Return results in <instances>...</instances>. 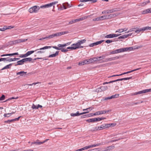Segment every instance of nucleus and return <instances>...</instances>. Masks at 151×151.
<instances>
[{"instance_id": "nucleus-1", "label": "nucleus", "mask_w": 151, "mask_h": 151, "mask_svg": "<svg viewBox=\"0 0 151 151\" xmlns=\"http://www.w3.org/2000/svg\"><path fill=\"white\" fill-rule=\"evenodd\" d=\"M40 8L39 6H35L31 7L29 9V12L31 13H37L38 12Z\"/></svg>"}, {"instance_id": "nucleus-2", "label": "nucleus", "mask_w": 151, "mask_h": 151, "mask_svg": "<svg viewBox=\"0 0 151 151\" xmlns=\"http://www.w3.org/2000/svg\"><path fill=\"white\" fill-rule=\"evenodd\" d=\"M151 92V88L149 89H145L142 91H139L138 92H136L134 93L131 94L132 96L136 95L138 94H142L146 93Z\"/></svg>"}, {"instance_id": "nucleus-3", "label": "nucleus", "mask_w": 151, "mask_h": 151, "mask_svg": "<svg viewBox=\"0 0 151 151\" xmlns=\"http://www.w3.org/2000/svg\"><path fill=\"white\" fill-rule=\"evenodd\" d=\"M51 46H45L43 47L40 48L39 49H37V50H40L38 51L37 52V54H42L44 53L45 52V50L47 49H48L50 48L51 47Z\"/></svg>"}, {"instance_id": "nucleus-4", "label": "nucleus", "mask_w": 151, "mask_h": 151, "mask_svg": "<svg viewBox=\"0 0 151 151\" xmlns=\"http://www.w3.org/2000/svg\"><path fill=\"white\" fill-rule=\"evenodd\" d=\"M111 111V110H101L96 112L95 113H94L93 115L95 116L99 115L104 114L106 113L109 112H110Z\"/></svg>"}, {"instance_id": "nucleus-5", "label": "nucleus", "mask_w": 151, "mask_h": 151, "mask_svg": "<svg viewBox=\"0 0 151 151\" xmlns=\"http://www.w3.org/2000/svg\"><path fill=\"white\" fill-rule=\"evenodd\" d=\"M102 145V144L101 143H97L91 145H89L88 146H86L84 147V150H87L88 149L93 148L95 147L98 146H100Z\"/></svg>"}, {"instance_id": "nucleus-6", "label": "nucleus", "mask_w": 151, "mask_h": 151, "mask_svg": "<svg viewBox=\"0 0 151 151\" xmlns=\"http://www.w3.org/2000/svg\"><path fill=\"white\" fill-rule=\"evenodd\" d=\"M151 29V27H146L142 28H138L135 31V32L137 33H139L142 31H144L145 30Z\"/></svg>"}, {"instance_id": "nucleus-7", "label": "nucleus", "mask_w": 151, "mask_h": 151, "mask_svg": "<svg viewBox=\"0 0 151 151\" xmlns=\"http://www.w3.org/2000/svg\"><path fill=\"white\" fill-rule=\"evenodd\" d=\"M112 124H104L101 125L99 127L100 130L108 128L112 125Z\"/></svg>"}, {"instance_id": "nucleus-8", "label": "nucleus", "mask_w": 151, "mask_h": 151, "mask_svg": "<svg viewBox=\"0 0 151 151\" xmlns=\"http://www.w3.org/2000/svg\"><path fill=\"white\" fill-rule=\"evenodd\" d=\"M121 57V56H119L110 58H107L105 59L104 61H103V62H106L108 61L114 60L120 58Z\"/></svg>"}, {"instance_id": "nucleus-9", "label": "nucleus", "mask_w": 151, "mask_h": 151, "mask_svg": "<svg viewBox=\"0 0 151 151\" xmlns=\"http://www.w3.org/2000/svg\"><path fill=\"white\" fill-rule=\"evenodd\" d=\"M86 41V39H84L83 40H80L78 41V42L76 43L73 44L71 45V46L73 45H81L85 43Z\"/></svg>"}, {"instance_id": "nucleus-10", "label": "nucleus", "mask_w": 151, "mask_h": 151, "mask_svg": "<svg viewBox=\"0 0 151 151\" xmlns=\"http://www.w3.org/2000/svg\"><path fill=\"white\" fill-rule=\"evenodd\" d=\"M104 40H101L99 41H97L96 42L93 43L91 44H90L88 46L90 47H93L94 46L97 45L99 44H101L103 42Z\"/></svg>"}, {"instance_id": "nucleus-11", "label": "nucleus", "mask_w": 151, "mask_h": 151, "mask_svg": "<svg viewBox=\"0 0 151 151\" xmlns=\"http://www.w3.org/2000/svg\"><path fill=\"white\" fill-rule=\"evenodd\" d=\"M68 32L67 31L65 32H58L54 34V37L60 36L62 35H64L68 33Z\"/></svg>"}, {"instance_id": "nucleus-12", "label": "nucleus", "mask_w": 151, "mask_h": 151, "mask_svg": "<svg viewBox=\"0 0 151 151\" xmlns=\"http://www.w3.org/2000/svg\"><path fill=\"white\" fill-rule=\"evenodd\" d=\"M49 140V139H45V141H43V142H39V140H37L36 141V142H32V144H35L36 145H40L41 144H43L45 142H47L48 140Z\"/></svg>"}, {"instance_id": "nucleus-13", "label": "nucleus", "mask_w": 151, "mask_h": 151, "mask_svg": "<svg viewBox=\"0 0 151 151\" xmlns=\"http://www.w3.org/2000/svg\"><path fill=\"white\" fill-rule=\"evenodd\" d=\"M88 59H86L80 62L78 65H84L86 64H88Z\"/></svg>"}, {"instance_id": "nucleus-14", "label": "nucleus", "mask_w": 151, "mask_h": 151, "mask_svg": "<svg viewBox=\"0 0 151 151\" xmlns=\"http://www.w3.org/2000/svg\"><path fill=\"white\" fill-rule=\"evenodd\" d=\"M88 64L93 63L95 61H97V58H96V57L91 58L89 59H88Z\"/></svg>"}, {"instance_id": "nucleus-15", "label": "nucleus", "mask_w": 151, "mask_h": 151, "mask_svg": "<svg viewBox=\"0 0 151 151\" xmlns=\"http://www.w3.org/2000/svg\"><path fill=\"white\" fill-rule=\"evenodd\" d=\"M114 148V146H111L108 147L105 150H102L101 151H112V149Z\"/></svg>"}, {"instance_id": "nucleus-16", "label": "nucleus", "mask_w": 151, "mask_h": 151, "mask_svg": "<svg viewBox=\"0 0 151 151\" xmlns=\"http://www.w3.org/2000/svg\"><path fill=\"white\" fill-rule=\"evenodd\" d=\"M116 36V35L114 34H110L109 35H106L105 37L106 38H112L113 37H115Z\"/></svg>"}, {"instance_id": "nucleus-17", "label": "nucleus", "mask_w": 151, "mask_h": 151, "mask_svg": "<svg viewBox=\"0 0 151 151\" xmlns=\"http://www.w3.org/2000/svg\"><path fill=\"white\" fill-rule=\"evenodd\" d=\"M150 8V9H145L144 10H143L142 12V14H147L148 13H151V10Z\"/></svg>"}, {"instance_id": "nucleus-18", "label": "nucleus", "mask_w": 151, "mask_h": 151, "mask_svg": "<svg viewBox=\"0 0 151 151\" xmlns=\"http://www.w3.org/2000/svg\"><path fill=\"white\" fill-rule=\"evenodd\" d=\"M27 73V72H25L23 71H21L16 73L17 75H20L21 76H25Z\"/></svg>"}, {"instance_id": "nucleus-19", "label": "nucleus", "mask_w": 151, "mask_h": 151, "mask_svg": "<svg viewBox=\"0 0 151 151\" xmlns=\"http://www.w3.org/2000/svg\"><path fill=\"white\" fill-rule=\"evenodd\" d=\"M52 6V5L51 3H50L49 4H46L44 5L41 6H40V7L41 8H49L51 7Z\"/></svg>"}, {"instance_id": "nucleus-20", "label": "nucleus", "mask_w": 151, "mask_h": 151, "mask_svg": "<svg viewBox=\"0 0 151 151\" xmlns=\"http://www.w3.org/2000/svg\"><path fill=\"white\" fill-rule=\"evenodd\" d=\"M83 114V113H79L78 111L76 113H72L70 114V115L72 116H78L80 115Z\"/></svg>"}, {"instance_id": "nucleus-21", "label": "nucleus", "mask_w": 151, "mask_h": 151, "mask_svg": "<svg viewBox=\"0 0 151 151\" xmlns=\"http://www.w3.org/2000/svg\"><path fill=\"white\" fill-rule=\"evenodd\" d=\"M24 63L23 59H22L21 60L17 62V64L15 65V66H16L18 65H22L24 64Z\"/></svg>"}, {"instance_id": "nucleus-22", "label": "nucleus", "mask_w": 151, "mask_h": 151, "mask_svg": "<svg viewBox=\"0 0 151 151\" xmlns=\"http://www.w3.org/2000/svg\"><path fill=\"white\" fill-rule=\"evenodd\" d=\"M107 17V16H103L101 17H98L97 18L98 21H101V20H104L105 19H107L108 18H106V17Z\"/></svg>"}, {"instance_id": "nucleus-23", "label": "nucleus", "mask_w": 151, "mask_h": 151, "mask_svg": "<svg viewBox=\"0 0 151 151\" xmlns=\"http://www.w3.org/2000/svg\"><path fill=\"white\" fill-rule=\"evenodd\" d=\"M124 52H126L128 51H131L133 50V48L132 47H127L124 48Z\"/></svg>"}, {"instance_id": "nucleus-24", "label": "nucleus", "mask_w": 151, "mask_h": 151, "mask_svg": "<svg viewBox=\"0 0 151 151\" xmlns=\"http://www.w3.org/2000/svg\"><path fill=\"white\" fill-rule=\"evenodd\" d=\"M38 50H32L31 51H29L27 52L26 54V55L27 57L29 55H30L31 54H32V53H34V52L37 51Z\"/></svg>"}, {"instance_id": "nucleus-25", "label": "nucleus", "mask_w": 151, "mask_h": 151, "mask_svg": "<svg viewBox=\"0 0 151 151\" xmlns=\"http://www.w3.org/2000/svg\"><path fill=\"white\" fill-rule=\"evenodd\" d=\"M58 53L59 51H57L55 54L49 55L48 56V57L52 58L55 57L58 55Z\"/></svg>"}, {"instance_id": "nucleus-26", "label": "nucleus", "mask_w": 151, "mask_h": 151, "mask_svg": "<svg viewBox=\"0 0 151 151\" xmlns=\"http://www.w3.org/2000/svg\"><path fill=\"white\" fill-rule=\"evenodd\" d=\"M12 64H10L9 65H7L5 66L1 69V70H3L6 69H9L11 68V66L12 65Z\"/></svg>"}, {"instance_id": "nucleus-27", "label": "nucleus", "mask_w": 151, "mask_h": 151, "mask_svg": "<svg viewBox=\"0 0 151 151\" xmlns=\"http://www.w3.org/2000/svg\"><path fill=\"white\" fill-rule=\"evenodd\" d=\"M116 50V52L117 53L124 52V48H120L119 49H117Z\"/></svg>"}, {"instance_id": "nucleus-28", "label": "nucleus", "mask_w": 151, "mask_h": 151, "mask_svg": "<svg viewBox=\"0 0 151 151\" xmlns=\"http://www.w3.org/2000/svg\"><path fill=\"white\" fill-rule=\"evenodd\" d=\"M23 60L24 63H25L27 61H31V60H32V58H24Z\"/></svg>"}, {"instance_id": "nucleus-29", "label": "nucleus", "mask_w": 151, "mask_h": 151, "mask_svg": "<svg viewBox=\"0 0 151 151\" xmlns=\"http://www.w3.org/2000/svg\"><path fill=\"white\" fill-rule=\"evenodd\" d=\"M105 57V56H102L99 57H96V58H97V61H98L104 59Z\"/></svg>"}, {"instance_id": "nucleus-30", "label": "nucleus", "mask_w": 151, "mask_h": 151, "mask_svg": "<svg viewBox=\"0 0 151 151\" xmlns=\"http://www.w3.org/2000/svg\"><path fill=\"white\" fill-rule=\"evenodd\" d=\"M27 40V39H20L17 40V43H19L21 42H24L26 41Z\"/></svg>"}, {"instance_id": "nucleus-31", "label": "nucleus", "mask_w": 151, "mask_h": 151, "mask_svg": "<svg viewBox=\"0 0 151 151\" xmlns=\"http://www.w3.org/2000/svg\"><path fill=\"white\" fill-rule=\"evenodd\" d=\"M86 122H87L89 123L90 122H95V120L94 118L86 120Z\"/></svg>"}, {"instance_id": "nucleus-32", "label": "nucleus", "mask_w": 151, "mask_h": 151, "mask_svg": "<svg viewBox=\"0 0 151 151\" xmlns=\"http://www.w3.org/2000/svg\"><path fill=\"white\" fill-rule=\"evenodd\" d=\"M9 44L11 45H13L14 44L17 43V40H15L11 41L9 42Z\"/></svg>"}, {"instance_id": "nucleus-33", "label": "nucleus", "mask_w": 151, "mask_h": 151, "mask_svg": "<svg viewBox=\"0 0 151 151\" xmlns=\"http://www.w3.org/2000/svg\"><path fill=\"white\" fill-rule=\"evenodd\" d=\"M18 98V97H12L10 98H9L7 99L6 100V101H4V102H6L8 101H9L10 100H11V99H17Z\"/></svg>"}, {"instance_id": "nucleus-34", "label": "nucleus", "mask_w": 151, "mask_h": 151, "mask_svg": "<svg viewBox=\"0 0 151 151\" xmlns=\"http://www.w3.org/2000/svg\"><path fill=\"white\" fill-rule=\"evenodd\" d=\"M54 37V34H52L46 37L43 38V39H45L47 38H52Z\"/></svg>"}, {"instance_id": "nucleus-35", "label": "nucleus", "mask_w": 151, "mask_h": 151, "mask_svg": "<svg viewBox=\"0 0 151 151\" xmlns=\"http://www.w3.org/2000/svg\"><path fill=\"white\" fill-rule=\"evenodd\" d=\"M149 3H150V1L148 0L143 2V3H141V5L142 6H144Z\"/></svg>"}, {"instance_id": "nucleus-36", "label": "nucleus", "mask_w": 151, "mask_h": 151, "mask_svg": "<svg viewBox=\"0 0 151 151\" xmlns=\"http://www.w3.org/2000/svg\"><path fill=\"white\" fill-rule=\"evenodd\" d=\"M102 14H109L110 13V10H104V11H103L102 12Z\"/></svg>"}, {"instance_id": "nucleus-37", "label": "nucleus", "mask_w": 151, "mask_h": 151, "mask_svg": "<svg viewBox=\"0 0 151 151\" xmlns=\"http://www.w3.org/2000/svg\"><path fill=\"white\" fill-rule=\"evenodd\" d=\"M101 88L102 90L103 91L106 90L108 88L107 86H101Z\"/></svg>"}, {"instance_id": "nucleus-38", "label": "nucleus", "mask_w": 151, "mask_h": 151, "mask_svg": "<svg viewBox=\"0 0 151 151\" xmlns=\"http://www.w3.org/2000/svg\"><path fill=\"white\" fill-rule=\"evenodd\" d=\"M14 58H7V61H8L9 62H11L13 61H14L15 60L14 59Z\"/></svg>"}, {"instance_id": "nucleus-39", "label": "nucleus", "mask_w": 151, "mask_h": 151, "mask_svg": "<svg viewBox=\"0 0 151 151\" xmlns=\"http://www.w3.org/2000/svg\"><path fill=\"white\" fill-rule=\"evenodd\" d=\"M76 22H77V21H76V19H74L70 21L69 22V24H72L73 23H75Z\"/></svg>"}, {"instance_id": "nucleus-40", "label": "nucleus", "mask_w": 151, "mask_h": 151, "mask_svg": "<svg viewBox=\"0 0 151 151\" xmlns=\"http://www.w3.org/2000/svg\"><path fill=\"white\" fill-rule=\"evenodd\" d=\"M140 69V68H137L136 69H134V70H131L130 71H129L127 72H126L127 74H128V73H131V72H134V71L138 70Z\"/></svg>"}, {"instance_id": "nucleus-41", "label": "nucleus", "mask_w": 151, "mask_h": 151, "mask_svg": "<svg viewBox=\"0 0 151 151\" xmlns=\"http://www.w3.org/2000/svg\"><path fill=\"white\" fill-rule=\"evenodd\" d=\"M102 91H103L102 90L101 88V87H100L98 88L97 89H96V90L95 91L97 92H101Z\"/></svg>"}, {"instance_id": "nucleus-42", "label": "nucleus", "mask_w": 151, "mask_h": 151, "mask_svg": "<svg viewBox=\"0 0 151 151\" xmlns=\"http://www.w3.org/2000/svg\"><path fill=\"white\" fill-rule=\"evenodd\" d=\"M67 49L72 50H75L76 49V46H73L71 47H68L67 48Z\"/></svg>"}, {"instance_id": "nucleus-43", "label": "nucleus", "mask_w": 151, "mask_h": 151, "mask_svg": "<svg viewBox=\"0 0 151 151\" xmlns=\"http://www.w3.org/2000/svg\"><path fill=\"white\" fill-rule=\"evenodd\" d=\"M117 54L116 52V50H115L113 51H112L109 52V54H107V55H110L111 54Z\"/></svg>"}, {"instance_id": "nucleus-44", "label": "nucleus", "mask_w": 151, "mask_h": 151, "mask_svg": "<svg viewBox=\"0 0 151 151\" xmlns=\"http://www.w3.org/2000/svg\"><path fill=\"white\" fill-rule=\"evenodd\" d=\"M116 16V14H111L108 16V18H109V17H110V18H111L112 17H114Z\"/></svg>"}, {"instance_id": "nucleus-45", "label": "nucleus", "mask_w": 151, "mask_h": 151, "mask_svg": "<svg viewBox=\"0 0 151 151\" xmlns=\"http://www.w3.org/2000/svg\"><path fill=\"white\" fill-rule=\"evenodd\" d=\"M136 29L135 28H132V29H129L128 31L127 32H126L127 33H129V32H132V31H135L136 30H135V29ZM136 33L135 32H134V33Z\"/></svg>"}, {"instance_id": "nucleus-46", "label": "nucleus", "mask_w": 151, "mask_h": 151, "mask_svg": "<svg viewBox=\"0 0 151 151\" xmlns=\"http://www.w3.org/2000/svg\"><path fill=\"white\" fill-rule=\"evenodd\" d=\"M123 32L124 30H123V29H117V30L116 31L115 33H116L117 32L121 33Z\"/></svg>"}, {"instance_id": "nucleus-47", "label": "nucleus", "mask_w": 151, "mask_h": 151, "mask_svg": "<svg viewBox=\"0 0 151 151\" xmlns=\"http://www.w3.org/2000/svg\"><path fill=\"white\" fill-rule=\"evenodd\" d=\"M14 122V119H12L11 120H9L7 121H5V122L6 123H10L11 122Z\"/></svg>"}, {"instance_id": "nucleus-48", "label": "nucleus", "mask_w": 151, "mask_h": 151, "mask_svg": "<svg viewBox=\"0 0 151 151\" xmlns=\"http://www.w3.org/2000/svg\"><path fill=\"white\" fill-rule=\"evenodd\" d=\"M4 116L5 117H9L11 116V113L5 114Z\"/></svg>"}, {"instance_id": "nucleus-49", "label": "nucleus", "mask_w": 151, "mask_h": 151, "mask_svg": "<svg viewBox=\"0 0 151 151\" xmlns=\"http://www.w3.org/2000/svg\"><path fill=\"white\" fill-rule=\"evenodd\" d=\"M127 38V37L126 36V35H123L122 36H119L118 37V38L119 39H125Z\"/></svg>"}, {"instance_id": "nucleus-50", "label": "nucleus", "mask_w": 151, "mask_h": 151, "mask_svg": "<svg viewBox=\"0 0 151 151\" xmlns=\"http://www.w3.org/2000/svg\"><path fill=\"white\" fill-rule=\"evenodd\" d=\"M7 29V28L6 27V26H4L3 28H0V31H4Z\"/></svg>"}, {"instance_id": "nucleus-51", "label": "nucleus", "mask_w": 151, "mask_h": 151, "mask_svg": "<svg viewBox=\"0 0 151 151\" xmlns=\"http://www.w3.org/2000/svg\"><path fill=\"white\" fill-rule=\"evenodd\" d=\"M116 8H114L110 9L111 13L117 11Z\"/></svg>"}, {"instance_id": "nucleus-52", "label": "nucleus", "mask_w": 151, "mask_h": 151, "mask_svg": "<svg viewBox=\"0 0 151 151\" xmlns=\"http://www.w3.org/2000/svg\"><path fill=\"white\" fill-rule=\"evenodd\" d=\"M5 96L4 95H2L0 98V101H2L5 99Z\"/></svg>"}, {"instance_id": "nucleus-53", "label": "nucleus", "mask_w": 151, "mask_h": 151, "mask_svg": "<svg viewBox=\"0 0 151 151\" xmlns=\"http://www.w3.org/2000/svg\"><path fill=\"white\" fill-rule=\"evenodd\" d=\"M32 108L33 109H38L37 106H35L34 104H32Z\"/></svg>"}, {"instance_id": "nucleus-54", "label": "nucleus", "mask_w": 151, "mask_h": 151, "mask_svg": "<svg viewBox=\"0 0 151 151\" xmlns=\"http://www.w3.org/2000/svg\"><path fill=\"white\" fill-rule=\"evenodd\" d=\"M76 46V49H77L78 48H82L83 47L82 46H81V45H75Z\"/></svg>"}, {"instance_id": "nucleus-55", "label": "nucleus", "mask_w": 151, "mask_h": 151, "mask_svg": "<svg viewBox=\"0 0 151 151\" xmlns=\"http://www.w3.org/2000/svg\"><path fill=\"white\" fill-rule=\"evenodd\" d=\"M114 82V81H109V82H105L103 83V85H105V84H108V83H112Z\"/></svg>"}, {"instance_id": "nucleus-56", "label": "nucleus", "mask_w": 151, "mask_h": 151, "mask_svg": "<svg viewBox=\"0 0 151 151\" xmlns=\"http://www.w3.org/2000/svg\"><path fill=\"white\" fill-rule=\"evenodd\" d=\"M119 96V94H116L112 96V99L114 98H116L118 97Z\"/></svg>"}, {"instance_id": "nucleus-57", "label": "nucleus", "mask_w": 151, "mask_h": 151, "mask_svg": "<svg viewBox=\"0 0 151 151\" xmlns=\"http://www.w3.org/2000/svg\"><path fill=\"white\" fill-rule=\"evenodd\" d=\"M92 109L91 108V107H90V108H87L85 109H83V111H91V110H92Z\"/></svg>"}, {"instance_id": "nucleus-58", "label": "nucleus", "mask_w": 151, "mask_h": 151, "mask_svg": "<svg viewBox=\"0 0 151 151\" xmlns=\"http://www.w3.org/2000/svg\"><path fill=\"white\" fill-rule=\"evenodd\" d=\"M19 54L18 52H15L13 53L9 54V56H12L15 55H18Z\"/></svg>"}, {"instance_id": "nucleus-59", "label": "nucleus", "mask_w": 151, "mask_h": 151, "mask_svg": "<svg viewBox=\"0 0 151 151\" xmlns=\"http://www.w3.org/2000/svg\"><path fill=\"white\" fill-rule=\"evenodd\" d=\"M112 99V96H109L106 97L105 98L104 100H106L108 99Z\"/></svg>"}, {"instance_id": "nucleus-60", "label": "nucleus", "mask_w": 151, "mask_h": 151, "mask_svg": "<svg viewBox=\"0 0 151 151\" xmlns=\"http://www.w3.org/2000/svg\"><path fill=\"white\" fill-rule=\"evenodd\" d=\"M93 113H90V114H86L87 115V117H91V116H94V115H93Z\"/></svg>"}, {"instance_id": "nucleus-61", "label": "nucleus", "mask_w": 151, "mask_h": 151, "mask_svg": "<svg viewBox=\"0 0 151 151\" xmlns=\"http://www.w3.org/2000/svg\"><path fill=\"white\" fill-rule=\"evenodd\" d=\"M113 42V41L112 40H106L105 41V42L107 43H110L112 42Z\"/></svg>"}, {"instance_id": "nucleus-62", "label": "nucleus", "mask_w": 151, "mask_h": 151, "mask_svg": "<svg viewBox=\"0 0 151 151\" xmlns=\"http://www.w3.org/2000/svg\"><path fill=\"white\" fill-rule=\"evenodd\" d=\"M52 47L53 48H54L57 50H60L61 49V48H59L58 47L55 46H52Z\"/></svg>"}, {"instance_id": "nucleus-63", "label": "nucleus", "mask_w": 151, "mask_h": 151, "mask_svg": "<svg viewBox=\"0 0 151 151\" xmlns=\"http://www.w3.org/2000/svg\"><path fill=\"white\" fill-rule=\"evenodd\" d=\"M61 7L62 9H67V8L63 4L61 6Z\"/></svg>"}, {"instance_id": "nucleus-64", "label": "nucleus", "mask_w": 151, "mask_h": 151, "mask_svg": "<svg viewBox=\"0 0 151 151\" xmlns=\"http://www.w3.org/2000/svg\"><path fill=\"white\" fill-rule=\"evenodd\" d=\"M100 117H98V118H94V119L95 120V122L100 121Z\"/></svg>"}]
</instances>
